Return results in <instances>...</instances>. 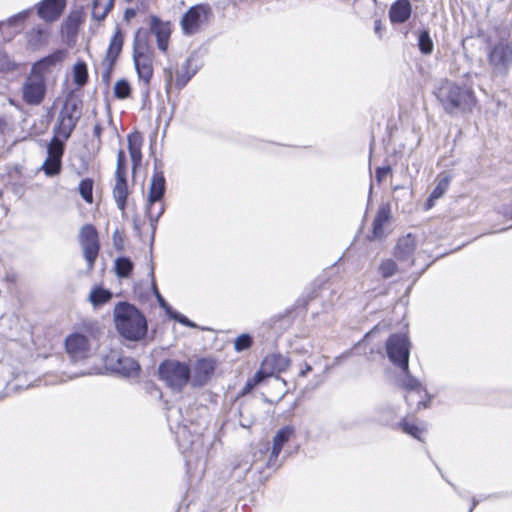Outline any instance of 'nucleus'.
Here are the masks:
<instances>
[{"mask_svg": "<svg viewBox=\"0 0 512 512\" xmlns=\"http://www.w3.org/2000/svg\"><path fill=\"white\" fill-rule=\"evenodd\" d=\"M435 96L445 112H471L476 104V97L471 87L459 85L448 79L441 80L435 90Z\"/></svg>", "mask_w": 512, "mask_h": 512, "instance_id": "nucleus-1", "label": "nucleus"}, {"mask_svg": "<svg viewBox=\"0 0 512 512\" xmlns=\"http://www.w3.org/2000/svg\"><path fill=\"white\" fill-rule=\"evenodd\" d=\"M114 322L118 333L129 341H140L148 330L144 314L128 302H119L114 308Z\"/></svg>", "mask_w": 512, "mask_h": 512, "instance_id": "nucleus-2", "label": "nucleus"}, {"mask_svg": "<svg viewBox=\"0 0 512 512\" xmlns=\"http://www.w3.org/2000/svg\"><path fill=\"white\" fill-rule=\"evenodd\" d=\"M159 379L168 387L180 392L191 378V367L186 362L175 359H165L158 366Z\"/></svg>", "mask_w": 512, "mask_h": 512, "instance_id": "nucleus-3", "label": "nucleus"}, {"mask_svg": "<svg viewBox=\"0 0 512 512\" xmlns=\"http://www.w3.org/2000/svg\"><path fill=\"white\" fill-rule=\"evenodd\" d=\"M82 115L81 101L68 97L65 99L54 126V136L68 140Z\"/></svg>", "mask_w": 512, "mask_h": 512, "instance_id": "nucleus-4", "label": "nucleus"}, {"mask_svg": "<svg viewBox=\"0 0 512 512\" xmlns=\"http://www.w3.org/2000/svg\"><path fill=\"white\" fill-rule=\"evenodd\" d=\"M214 20V12L210 4L201 3L191 6L182 16L180 26L186 36H193L209 26Z\"/></svg>", "mask_w": 512, "mask_h": 512, "instance_id": "nucleus-5", "label": "nucleus"}, {"mask_svg": "<svg viewBox=\"0 0 512 512\" xmlns=\"http://www.w3.org/2000/svg\"><path fill=\"white\" fill-rule=\"evenodd\" d=\"M410 347L411 344L406 334H392L386 341L387 356L399 369H407L409 365Z\"/></svg>", "mask_w": 512, "mask_h": 512, "instance_id": "nucleus-6", "label": "nucleus"}, {"mask_svg": "<svg viewBox=\"0 0 512 512\" xmlns=\"http://www.w3.org/2000/svg\"><path fill=\"white\" fill-rule=\"evenodd\" d=\"M488 62L494 76L504 77L512 66V46L508 41L501 40L488 52Z\"/></svg>", "mask_w": 512, "mask_h": 512, "instance_id": "nucleus-7", "label": "nucleus"}, {"mask_svg": "<svg viewBox=\"0 0 512 512\" xmlns=\"http://www.w3.org/2000/svg\"><path fill=\"white\" fill-rule=\"evenodd\" d=\"M66 140L54 136L47 145V157L41 167L44 173L53 177L60 174L62 169V157L65 151Z\"/></svg>", "mask_w": 512, "mask_h": 512, "instance_id": "nucleus-8", "label": "nucleus"}, {"mask_svg": "<svg viewBox=\"0 0 512 512\" xmlns=\"http://www.w3.org/2000/svg\"><path fill=\"white\" fill-rule=\"evenodd\" d=\"M46 80L29 73L22 85V98L29 105H39L46 95Z\"/></svg>", "mask_w": 512, "mask_h": 512, "instance_id": "nucleus-9", "label": "nucleus"}, {"mask_svg": "<svg viewBox=\"0 0 512 512\" xmlns=\"http://www.w3.org/2000/svg\"><path fill=\"white\" fill-rule=\"evenodd\" d=\"M65 349L72 362L87 359L90 356V343L87 336L73 333L65 339Z\"/></svg>", "mask_w": 512, "mask_h": 512, "instance_id": "nucleus-10", "label": "nucleus"}, {"mask_svg": "<svg viewBox=\"0 0 512 512\" xmlns=\"http://www.w3.org/2000/svg\"><path fill=\"white\" fill-rule=\"evenodd\" d=\"M66 56L64 49H57L53 53L36 61L30 70V73L45 78V74L53 70V68L63 62Z\"/></svg>", "mask_w": 512, "mask_h": 512, "instance_id": "nucleus-11", "label": "nucleus"}, {"mask_svg": "<svg viewBox=\"0 0 512 512\" xmlns=\"http://www.w3.org/2000/svg\"><path fill=\"white\" fill-rule=\"evenodd\" d=\"M150 32L155 35L158 49L166 52L169 45L171 28L169 22H163L159 17H150Z\"/></svg>", "mask_w": 512, "mask_h": 512, "instance_id": "nucleus-12", "label": "nucleus"}, {"mask_svg": "<svg viewBox=\"0 0 512 512\" xmlns=\"http://www.w3.org/2000/svg\"><path fill=\"white\" fill-rule=\"evenodd\" d=\"M294 429L291 426H285L281 428L273 438V446L271 450V454L267 461L268 468H278L280 464H277V458L284 446L285 443L288 442L290 437L293 435Z\"/></svg>", "mask_w": 512, "mask_h": 512, "instance_id": "nucleus-13", "label": "nucleus"}, {"mask_svg": "<svg viewBox=\"0 0 512 512\" xmlns=\"http://www.w3.org/2000/svg\"><path fill=\"white\" fill-rule=\"evenodd\" d=\"M65 5L66 0H42L37 5V14L41 19L53 22L59 18Z\"/></svg>", "mask_w": 512, "mask_h": 512, "instance_id": "nucleus-14", "label": "nucleus"}, {"mask_svg": "<svg viewBox=\"0 0 512 512\" xmlns=\"http://www.w3.org/2000/svg\"><path fill=\"white\" fill-rule=\"evenodd\" d=\"M391 219V208L389 204H382L377 210V214L373 221L372 233L369 240H381L385 237L384 227Z\"/></svg>", "mask_w": 512, "mask_h": 512, "instance_id": "nucleus-15", "label": "nucleus"}, {"mask_svg": "<svg viewBox=\"0 0 512 512\" xmlns=\"http://www.w3.org/2000/svg\"><path fill=\"white\" fill-rule=\"evenodd\" d=\"M109 361L111 370L125 377L135 375L140 370L138 362L131 357L118 356L114 361V356H111Z\"/></svg>", "mask_w": 512, "mask_h": 512, "instance_id": "nucleus-16", "label": "nucleus"}, {"mask_svg": "<svg viewBox=\"0 0 512 512\" xmlns=\"http://www.w3.org/2000/svg\"><path fill=\"white\" fill-rule=\"evenodd\" d=\"M166 191V180L164 177V173L161 170H158L155 167L154 174L151 179V184L149 187L148 199L147 201L150 205H155L160 202L164 197Z\"/></svg>", "mask_w": 512, "mask_h": 512, "instance_id": "nucleus-17", "label": "nucleus"}, {"mask_svg": "<svg viewBox=\"0 0 512 512\" xmlns=\"http://www.w3.org/2000/svg\"><path fill=\"white\" fill-rule=\"evenodd\" d=\"M412 12L410 0H397L389 9L390 21L394 24H401L406 22Z\"/></svg>", "mask_w": 512, "mask_h": 512, "instance_id": "nucleus-18", "label": "nucleus"}, {"mask_svg": "<svg viewBox=\"0 0 512 512\" xmlns=\"http://www.w3.org/2000/svg\"><path fill=\"white\" fill-rule=\"evenodd\" d=\"M289 365L290 360L288 357L278 353H273L265 357L262 363V368L265 373L274 374L287 370Z\"/></svg>", "mask_w": 512, "mask_h": 512, "instance_id": "nucleus-19", "label": "nucleus"}, {"mask_svg": "<svg viewBox=\"0 0 512 512\" xmlns=\"http://www.w3.org/2000/svg\"><path fill=\"white\" fill-rule=\"evenodd\" d=\"M154 55V49L149 43V32L137 30L133 40V57Z\"/></svg>", "mask_w": 512, "mask_h": 512, "instance_id": "nucleus-20", "label": "nucleus"}, {"mask_svg": "<svg viewBox=\"0 0 512 512\" xmlns=\"http://www.w3.org/2000/svg\"><path fill=\"white\" fill-rule=\"evenodd\" d=\"M153 59L154 55L151 56H139L133 57L134 66L138 77L145 85H148L153 76Z\"/></svg>", "mask_w": 512, "mask_h": 512, "instance_id": "nucleus-21", "label": "nucleus"}, {"mask_svg": "<svg viewBox=\"0 0 512 512\" xmlns=\"http://www.w3.org/2000/svg\"><path fill=\"white\" fill-rule=\"evenodd\" d=\"M214 362L209 359H199L195 366L194 385L203 386L207 383L214 372Z\"/></svg>", "mask_w": 512, "mask_h": 512, "instance_id": "nucleus-22", "label": "nucleus"}, {"mask_svg": "<svg viewBox=\"0 0 512 512\" xmlns=\"http://www.w3.org/2000/svg\"><path fill=\"white\" fill-rule=\"evenodd\" d=\"M124 44V35L120 28H117L110 39L105 58L110 65L111 62H116Z\"/></svg>", "mask_w": 512, "mask_h": 512, "instance_id": "nucleus-23", "label": "nucleus"}, {"mask_svg": "<svg viewBox=\"0 0 512 512\" xmlns=\"http://www.w3.org/2000/svg\"><path fill=\"white\" fill-rule=\"evenodd\" d=\"M128 150L133 163V170H136L142 160L141 147L143 138L139 132H134L128 135Z\"/></svg>", "mask_w": 512, "mask_h": 512, "instance_id": "nucleus-24", "label": "nucleus"}, {"mask_svg": "<svg viewBox=\"0 0 512 512\" xmlns=\"http://www.w3.org/2000/svg\"><path fill=\"white\" fill-rule=\"evenodd\" d=\"M128 195L129 190L126 177H116V183L113 188V197L118 209L122 211V213L125 212Z\"/></svg>", "mask_w": 512, "mask_h": 512, "instance_id": "nucleus-25", "label": "nucleus"}, {"mask_svg": "<svg viewBox=\"0 0 512 512\" xmlns=\"http://www.w3.org/2000/svg\"><path fill=\"white\" fill-rule=\"evenodd\" d=\"M400 370L403 375L398 378V384L402 389L407 392L426 393V388L423 387L422 383L410 373L409 365L407 366V369Z\"/></svg>", "mask_w": 512, "mask_h": 512, "instance_id": "nucleus-26", "label": "nucleus"}, {"mask_svg": "<svg viewBox=\"0 0 512 512\" xmlns=\"http://www.w3.org/2000/svg\"><path fill=\"white\" fill-rule=\"evenodd\" d=\"M415 250L414 238L409 234L398 240L395 247V256L397 259L406 261L411 258Z\"/></svg>", "mask_w": 512, "mask_h": 512, "instance_id": "nucleus-27", "label": "nucleus"}, {"mask_svg": "<svg viewBox=\"0 0 512 512\" xmlns=\"http://www.w3.org/2000/svg\"><path fill=\"white\" fill-rule=\"evenodd\" d=\"M48 40V32L46 29L41 27L32 28L27 33V43L29 48L33 50L39 49L41 46L45 45Z\"/></svg>", "mask_w": 512, "mask_h": 512, "instance_id": "nucleus-28", "label": "nucleus"}, {"mask_svg": "<svg viewBox=\"0 0 512 512\" xmlns=\"http://www.w3.org/2000/svg\"><path fill=\"white\" fill-rule=\"evenodd\" d=\"M80 244L82 247L83 256L88 263V267L89 269H92L100 250L99 240L83 241L80 242Z\"/></svg>", "mask_w": 512, "mask_h": 512, "instance_id": "nucleus-29", "label": "nucleus"}, {"mask_svg": "<svg viewBox=\"0 0 512 512\" xmlns=\"http://www.w3.org/2000/svg\"><path fill=\"white\" fill-rule=\"evenodd\" d=\"M112 292L101 286H96L90 291L88 300L94 307H99L112 299Z\"/></svg>", "mask_w": 512, "mask_h": 512, "instance_id": "nucleus-30", "label": "nucleus"}, {"mask_svg": "<svg viewBox=\"0 0 512 512\" xmlns=\"http://www.w3.org/2000/svg\"><path fill=\"white\" fill-rule=\"evenodd\" d=\"M115 0H94L92 5V18L102 21L112 10Z\"/></svg>", "mask_w": 512, "mask_h": 512, "instance_id": "nucleus-31", "label": "nucleus"}, {"mask_svg": "<svg viewBox=\"0 0 512 512\" xmlns=\"http://www.w3.org/2000/svg\"><path fill=\"white\" fill-rule=\"evenodd\" d=\"M450 184V177L444 176L441 179L438 180L436 186L432 190L429 198L427 199V208L430 209L433 207L436 200L441 198L445 192L448 190Z\"/></svg>", "mask_w": 512, "mask_h": 512, "instance_id": "nucleus-32", "label": "nucleus"}, {"mask_svg": "<svg viewBox=\"0 0 512 512\" xmlns=\"http://www.w3.org/2000/svg\"><path fill=\"white\" fill-rule=\"evenodd\" d=\"M398 412V407L385 403L376 408V419L384 424H389Z\"/></svg>", "mask_w": 512, "mask_h": 512, "instance_id": "nucleus-33", "label": "nucleus"}, {"mask_svg": "<svg viewBox=\"0 0 512 512\" xmlns=\"http://www.w3.org/2000/svg\"><path fill=\"white\" fill-rule=\"evenodd\" d=\"M175 423H176L175 434L179 441V445L184 451H187L189 448H192V446L195 443V439H198L199 435L192 436L193 439L188 441V440H186V436L188 434L187 426L179 423L177 419H175Z\"/></svg>", "mask_w": 512, "mask_h": 512, "instance_id": "nucleus-34", "label": "nucleus"}, {"mask_svg": "<svg viewBox=\"0 0 512 512\" xmlns=\"http://www.w3.org/2000/svg\"><path fill=\"white\" fill-rule=\"evenodd\" d=\"M164 211H165V206L161 201L156 203L155 205H150V203L147 201L146 215L150 220L153 233L156 230V223L158 222L159 218L162 216Z\"/></svg>", "mask_w": 512, "mask_h": 512, "instance_id": "nucleus-35", "label": "nucleus"}, {"mask_svg": "<svg viewBox=\"0 0 512 512\" xmlns=\"http://www.w3.org/2000/svg\"><path fill=\"white\" fill-rule=\"evenodd\" d=\"M73 81L78 87H83L88 81V68L84 61H78L73 66Z\"/></svg>", "mask_w": 512, "mask_h": 512, "instance_id": "nucleus-36", "label": "nucleus"}, {"mask_svg": "<svg viewBox=\"0 0 512 512\" xmlns=\"http://www.w3.org/2000/svg\"><path fill=\"white\" fill-rule=\"evenodd\" d=\"M191 59L188 58L182 65L181 70L177 73L175 86L182 89L196 73V70L190 71Z\"/></svg>", "mask_w": 512, "mask_h": 512, "instance_id": "nucleus-37", "label": "nucleus"}, {"mask_svg": "<svg viewBox=\"0 0 512 512\" xmlns=\"http://www.w3.org/2000/svg\"><path fill=\"white\" fill-rule=\"evenodd\" d=\"M134 264L130 258L122 256L115 260V273L119 278H127L133 270Z\"/></svg>", "mask_w": 512, "mask_h": 512, "instance_id": "nucleus-38", "label": "nucleus"}, {"mask_svg": "<svg viewBox=\"0 0 512 512\" xmlns=\"http://www.w3.org/2000/svg\"><path fill=\"white\" fill-rule=\"evenodd\" d=\"M418 46L423 54H431L434 48L433 41L428 30H422L418 36Z\"/></svg>", "mask_w": 512, "mask_h": 512, "instance_id": "nucleus-39", "label": "nucleus"}, {"mask_svg": "<svg viewBox=\"0 0 512 512\" xmlns=\"http://www.w3.org/2000/svg\"><path fill=\"white\" fill-rule=\"evenodd\" d=\"M79 193L81 197L87 202H93V180L86 178L79 183Z\"/></svg>", "mask_w": 512, "mask_h": 512, "instance_id": "nucleus-40", "label": "nucleus"}, {"mask_svg": "<svg viewBox=\"0 0 512 512\" xmlns=\"http://www.w3.org/2000/svg\"><path fill=\"white\" fill-rule=\"evenodd\" d=\"M131 94V86L125 79L118 80L114 86V95L118 99H126Z\"/></svg>", "mask_w": 512, "mask_h": 512, "instance_id": "nucleus-41", "label": "nucleus"}, {"mask_svg": "<svg viewBox=\"0 0 512 512\" xmlns=\"http://www.w3.org/2000/svg\"><path fill=\"white\" fill-rule=\"evenodd\" d=\"M18 64L5 52H0V73H8L17 70Z\"/></svg>", "mask_w": 512, "mask_h": 512, "instance_id": "nucleus-42", "label": "nucleus"}, {"mask_svg": "<svg viewBox=\"0 0 512 512\" xmlns=\"http://www.w3.org/2000/svg\"><path fill=\"white\" fill-rule=\"evenodd\" d=\"M80 242L99 240L96 228L91 224L84 225L79 234Z\"/></svg>", "mask_w": 512, "mask_h": 512, "instance_id": "nucleus-43", "label": "nucleus"}, {"mask_svg": "<svg viewBox=\"0 0 512 512\" xmlns=\"http://www.w3.org/2000/svg\"><path fill=\"white\" fill-rule=\"evenodd\" d=\"M399 426L401 427V429L403 430L404 433L409 434L412 437L422 441L420 435L423 432V429H421L420 427L416 426L415 424L409 423L405 419H403L399 423Z\"/></svg>", "mask_w": 512, "mask_h": 512, "instance_id": "nucleus-44", "label": "nucleus"}, {"mask_svg": "<svg viewBox=\"0 0 512 512\" xmlns=\"http://www.w3.org/2000/svg\"><path fill=\"white\" fill-rule=\"evenodd\" d=\"M397 264L392 259H387L381 262L379 266V273L383 278H389L395 274Z\"/></svg>", "mask_w": 512, "mask_h": 512, "instance_id": "nucleus-45", "label": "nucleus"}, {"mask_svg": "<svg viewBox=\"0 0 512 512\" xmlns=\"http://www.w3.org/2000/svg\"><path fill=\"white\" fill-rule=\"evenodd\" d=\"M253 338L250 334H241L234 341V348L237 352L244 351L251 347Z\"/></svg>", "mask_w": 512, "mask_h": 512, "instance_id": "nucleus-46", "label": "nucleus"}, {"mask_svg": "<svg viewBox=\"0 0 512 512\" xmlns=\"http://www.w3.org/2000/svg\"><path fill=\"white\" fill-rule=\"evenodd\" d=\"M115 177H126V155L123 150H119L117 153Z\"/></svg>", "mask_w": 512, "mask_h": 512, "instance_id": "nucleus-47", "label": "nucleus"}, {"mask_svg": "<svg viewBox=\"0 0 512 512\" xmlns=\"http://www.w3.org/2000/svg\"><path fill=\"white\" fill-rule=\"evenodd\" d=\"M115 64H116V62H111L110 65H109L107 63V60L103 59V61H102V67H103L102 80L105 83H109L110 77H111V74H112V71L114 69Z\"/></svg>", "mask_w": 512, "mask_h": 512, "instance_id": "nucleus-48", "label": "nucleus"}, {"mask_svg": "<svg viewBox=\"0 0 512 512\" xmlns=\"http://www.w3.org/2000/svg\"><path fill=\"white\" fill-rule=\"evenodd\" d=\"M171 319L179 322L180 324L186 326V327H190V328H195L196 327V324L194 322H192L191 320H189L186 316H184L183 314L175 311L173 314H171Z\"/></svg>", "mask_w": 512, "mask_h": 512, "instance_id": "nucleus-49", "label": "nucleus"}, {"mask_svg": "<svg viewBox=\"0 0 512 512\" xmlns=\"http://www.w3.org/2000/svg\"><path fill=\"white\" fill-rule=\"evenodd\" d=\"M391 173V167L390 166H382L377 167L375 170V178L378 183L382 182L383 179Z\"/></svg>", "mask_w": 512, "mask_h": 512, "instance_id": "nucleus-50", "label": "nucleus"}, {"mask_svg": "<svg viewBox=\"0 0 512 512\" xmlns=\"http://www.w3.org/2000/svg\"><path fill=\"white\" fill-rule=\"evenodd\" d=\"M156 299H157L159 306L165 311V313L169 317H171V314H173L175 312V310H173V308L166 302V300L163 298L161 293H157Z\"/></svg>", "mask_w": 512, "mask_h": 512, "instance_id": "nucleus-51", "label": "nucleus"}, {"mask_svg": "<svg viewBox=\"0 0 512 512\" xmlns=\"http://www.w3.org/2000/svg\"><path fill=\"white\" fill-rule=\"evenodd\" d=\"M30 10H24L11 18H9V25H15L17 22H23L29 15Z\"/></svg>", "mask_w": 512, "mask_h": 512, "instance_id": "nucleus-52", "label": "nucleus"}, {"mask_svg": "<svg viewBox=\"0 0 512 512\" xmlns=\"http://www.w3.org/2000/svg\"><path fill=\"white\" fill-rule=\"evenodd\" d=\"M424 394L427 397V399L418 401L417 407L415 409L416 412L420 411L421 409H427L430 407L431 396L427 392Z\"/></svg>", "mask_w": 512, "mask_h": 512, "instance_id": "nucleus-53", "label": "nucleus"}, {"mask_svg": "<svg viewBox=\"0 0 512 512\" xmlns=\"http://www.w3.org/2000/svg\"><path fill=\"white\" fill-rule=\"evenodd\" d=\"M113 243L116 249L122 250L123 249V238L120 235L119 231L116 230L113 233Z\"/></svg>", "mask_w": 512, "mask_h": 512, "instance_id": "nucleus-54", "label": "nucleus"}, {"mask_svg": "<svg viewBox=\"0 0 512 512\" xmlns=\"http://www.w3.org/2000/svg\"><path fill=\"white\" fill-rule=\"evenodd\" d=\"M177 414H180V410L179 409H173V408H170L168 410V414H167V421L170 425V428L173 429V422H174V416H176Z\"/></svg>", "mask_w": 512, "mask_h": 512, "instance_id": "nucleus-55", "label": "nucleus"}, {"mask_svg": "<svg viewBox=\"0 0 512 512\" xmlns=\"http://www.w3.org/2000/svg\"><path fill=\"white\" fill-rule=\"evenodd\" d=\"M150 277H151V288H152V291H153V294L155 295V297L157 298V293H160L158 288H157V284H156V281H155V276H154V268L153 266L151 267V270H150V273H149Z\"/></svg>", "mask_w": 512, "mask_h": 512, "instance_id": "nucleus-56", "label": "nucleus"}, {"mask_svg": "<svg viewBox=\"0 0 512 512\" xmlns=\"http://www.w3.org/2000/svg\"><path fill=\"white\" fill-rule=\"evenodd\" d=\"M103 127L100 123H96L93 128V135L98 139V143H101V135H102Z\"/></svg>", "mask_w": 512, "mask_h": 512, "instance_id": "nucleus-57", "label": "nucleus"}, {"mask_svg": "<svg viewBox=\"0 0 512 512\" xmlns=\"http://www.w3.org/2000/svg\"><path fill=\"white\" fill-rule=\"evenodd\" d=\"M136 10L133 8H127L124 12V18L125 20L129 21L130 19L134 18L136 16Z\"/></svg>", "mask_w": 512, "mask_h": 512, "instance_id": "nucleus-58", "label": "nucleus"}, {"mask_svg": "<svg viewBox=\"0 0 512 512\" xmlns=\"http://www.w3.org/2000/svg\"><path fill=\"white\" fill-rule=\"evenodd\" d=\"M311 370H312V367L309 364H305V367L303 369H301V371L299 372V376L305 377L307 375V373L310 372Z\"/></svg>", "mask_w": 512, "mask_h": 512, "instance_id": "nucleus-59", "label": "nucleus"}, {"mask_svg": "<svg viewBox=\"0 0 512 512\" xmlns=\"http://www.w3.org/2000/svg\"><path fill=\"white\" fill-rule=\"evenodd\" d=\"M166 73V85L170 86L172 82V72L171 70H165Z\"/></svg>", "mask_w": 512, "mask_h": 512, "instance_id": "nucleus-60", "label": "nucleus"}, {"mask_svg": "<svg viewBox=\"0 0 512 512\" xmlns=\"http://www.w3.org/2000/svg\"><path fill=\"white\" fill-rule=\"evenodd\" d=\"M478 501L474 498L473 501H472V506L469 510V512H472L474 510V508L478 505Z\"/></svg>", "mask_w": 512, "mask_h": 512, "instance_id": "nucleus-61", "label": "nucleus"}, {"mask_svg": "<svg viewBox=\"0 0 512 512\" xmlns=\"http://www.w3.org/2000/svg\"><path fill=\"white\" fill-rule=\"evenodd\" d=\"M255 383L256 382L251 383L250 381H248L246 384V387H245V391H248L249 389H251L255 385Z\"/></svg>", "mask_w": 512, "mask_h": 512, "instance_id": "nucleus-62", "label": "nucleus"}, {"mask_svg": "<svg viewBox=\"0 0 512 512\" xmlns=\"http://www.w3.org/2000/svg\"><path fill=\"white\" fill-rule=\"evenodd\" d=\"M404 399H405L406 403L409 405L410 404V397L408 395H406L404 397Z\"/></svg>", "mask_w": 512, "mask_h": 512, "instance_id": "nucleus-63", "label": "nucleus"}, {"mask_svg": "<svg viewBox=\"0 0 512 512\" xmlns=\"http://www.w3.org/2000/svg\"><path fill=\"white\" fill-rule=\"evenodd\" d=\"M380 29L379 22H376L375 30L378 31Z\"/></svg>", "mask_w": 512, "mask_h": 512, "instance_id": "nucleus-64", "label": "nucleus"}]
</instances>
